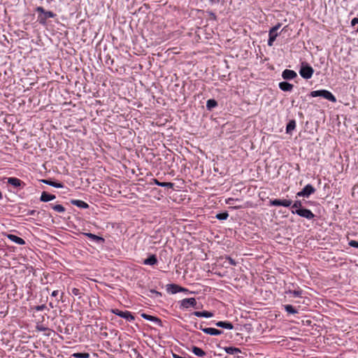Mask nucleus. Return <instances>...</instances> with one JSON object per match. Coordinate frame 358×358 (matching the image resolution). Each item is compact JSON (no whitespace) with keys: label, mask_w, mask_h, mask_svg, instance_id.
<instances>
[{"label":"nucleus","mask_w":358,"mask_h":358,"mask_svg":"<svg viewBox=\"0 0 358 358\" xmlns=\"http://www.w3.org/2000/svg\"><path fill=\"white\" fill-rule=\"evenodd\" d=\"M314 69L308 63L302 62L299 70L300 76L304 79H310L312 78Z\"/></svg>","instance_id":"1"},{"label":"nucleus","mask_w":358,"mask_h":358,"mask_svg":"<svg viewBox=\"0 0 358 358\" xmlns=\"http://www.w3.org/2000/svg\"><path fill=\"white\" fill-rule=\"evenodd\" d=\"M36 11L43 15V16H38V22L41 24H45L48 18H53L56 16L53 12L46 11L43 7L41 6L36 8Z\"/></svg>","instance_id":"2"},{"label":"nucleus","mask_w":358,"mask_h":358,"mask_svg":"<svg viewBox=\"0 0 358 358\" xmlns=\"http://www.w3.org/2000/svg\"><path fill=\"white\" fill-rule=\"evenodd\" d=\"M292 213L296 214L299 216L304 217L308 220H313L315 217L313 213L310 210L306 208L292 210Z\"/></svg>","instance_id":"3"},{"label":"nucleus","mask_w":358,"mask_h":358,"mask_svg":"<svg viewBox=\"0 0 358 358\" xmlns=\"http://www.w3.org/2000/svg\"><path fill=\"white\" fill-rule=\"evenodd\" d=\"M281 24L278 23L276 25L273 27L268 32V45L272 46L273 44V42L275 41L277 36H278V30L280 28Z\"/></svg>","instance_id":"4"},{"label":"nucleus","mask_w":358,"mask_h":358,"mask_svg":"<svg viewBox=\"0 0 358 358\" xmlns=\"http://www.w3.org/2000/svg\"><path fill=\"white\" fill-rule=\"evenodd\" d=\"M315 189L310 185H306L301 191L296 193L297 197H306L308 198L311 194L315 193Z\"/></svg>","instance_id":"5"},{"label":"nucleus","mask_w":358,"mask_h":358,"mask_svg":"<svg viewBox=\"0 0 358 358\" xmlns=\"http://www.w3.org/2000/svg\"><path fill=\"white\" fill-rule=\"evenodd\" d=\"M111 312L113 314H115L122 318H124L129 322L133 321L135 319L134 317L133 316V315L129 311H127V310L122 311L118 309H112Z\"/></svg>","instance_id":"6"},{"label":"nucleus","mask_w":358,"mask_h":358,"mask_svg":"<svg viewBox=\"0 0 358 358\" xmlns=\"http://www.w3.org/2000/svg\"><path fill=\"white\" fill-rule=\"evenodd\" d=\"M7 182L16 189H22L25 183L17 178L10 177L7 178Z\"/></svg>","instance_id":"7"},{"label":"nucleus","mask_w":358,"mask_h":358,"mask_svg":"<svg viewBox=\"0 0 358 358\" xmlns=\"http://www.w3.org/2000/svg\"><path fill=\"white\" fill-rule=\"evenodd\" d=\"M292 201L289 199H273L270 201L271 206L289 207Z\"/></svg>","instance_id":"8"},{"label":"nucleus","mask_w":358,"mask_h":358,"mask_svg":"<svg viewBox=\"0 0 358 358\" xmlns=\"http://www.w3.org/2000/svg\"><path fill=\"white\" fill-rule=\"evenodd\" d=\"M196 301L194 298L184 299L180 301V306L182 308H188L189 307H195Z\"/></svg>","instance_id":"9"},{"label":"nucleus","mask_w":358,"mask_h":358,"mask_svg":"<svg viewBox=\"0 0 358 358\" xmlns=\"http://www.w3.org/2000/svg\"><path fill=\"white\" fill-rule=\"evenodd\" d=\"M296 76V73L293 70L285 69L282 73V77L284 80H292Z\"/></svg>","instance_id":"10"},{"label":"nucleus","mask_w":358,"mask_h":358,"mask_svg":"<svg viewBox=\"0 0 358 358\" xmlns=\"http://www.w3.org/2000/svg\"><path fill=\"white\" fill-rule=\"evenodd\" d=\"M200 329L205 334L211 335V336H218L222 334V331L221 330L212 328V327H205L202 328L201 327Z\"/></svg>","instance_id":"11"},{"label":"nucleus","mask_w":358,"mask_h":358,"mask_svg":"<svg viewBox=\"0 0 358 358\" xmlns=\"http://www.w3.org/2000/svg\"><path fill=\"white\" fill-rule=\"evenodd\" d=\"M6 237L10 240L12 242L16 243V244H18V245H24L25 244V241L23 238L19 237V236H17L14 234H7L6 235Z\"/></svg>","instance_id":"12"},{"label":"nucleus","mask_w":358,"mask_h":358,"mask_svg":"<svg viewBox=\"0 0 358 358\" xmlns=\"http://www.w3.org/2000/svg\"><path fill=\"white\" fill-rule=\"evenodd\" d=\"M278 87L283 92H291L293 90L294 85L289 83L283 81L279 83Z\"/></svg>","instance_id":"13"},{"label":"nucleus","mask_w":358,"mask_h":358,"mask_svg":"<svg viewBox=\"0 0 358 358\" xmlns=\"http://www.w3.org/2000/svg\"><path fill=\"white\" fill-rule=\"evenodd\" d=\"M321 96L331 101V102L336 101V99L335 96L331 92H330L329 91L326 90H322Z\"/></svg>","instance_id":"14"},{"label":"nucleus","mask_w":358,"mask_h":358,"mask_svg":"<svg viewBox=\"0 0 358 358\" xmlns=\"http://www.w3.org/2000/svg\"><path fill=\"white\" fill-rule=\"evenodd\" d=\"M83 234L87 238H89L92 241L95 243H103L104 239L99 236H96L95 234H91V233H83Z\"/></svg>","instance_id":"15"},{"label":"nucleus","mask_w":358,"mask_h":358,"mask_svg":"<svg viewBox=\"0 0 358 358\" xmlns=\"http://www.w3.org/2000/svg\"><path fill=\"white\" fill-rule=\"evenodd\" d=\"M55 198V195L48 194L46 192H43L40 200L43 202H48L54 200Z\"/></svg>","instance_id":"16"},{"label":"nucleus","mask_w":358,"mask_h":358,"mask_svg":"<svg viewBox=\"0 0 358 358\" xmlns=\"http://www.w3.org/2000/svg\"><path fill=\"white\" fill-rule=\"evenodd\" d=\"M193 315L198 317L206 318H210L214 315L213 313L208 311H195L193 313Z\"/></svg>","instance_id":"17"},{"label":"nucleus","mask_w":358,"mask_h":358,"mask_svg":"<svg viewBox=\"0 0 358 358\" xmlns=\"http://www.w3.org/2000/svg\"><path fill=\"white\" fill-rule=\"evenodd\" d=\"M71 203L73 206H76L80 208L86 209V208H89V205L86 202H85L82 200L74 199V200H71Z\"/></svg>","instance_id":"18"},{"label":"nucleus","mask_w":358,"mask_h":358,"mask_svg":"<svg viewBox=\"0 0 358 358\" xmlns=\"http://www.w3.org/2000/svg\"><path fill=\"white\" fill-rule=\"evenodd\" d=\"M215 325L218 327L227 329H233V324L227 321H219L215 323Z\"/></svg>","instance_id":"19"},{"label":"nucleus","mask_w":358,"mask_h":358,"mask_svg":"<svg viewBox=\"0 0 358 358\" xmlns=\"http://www.w3.org/2000/svg\"><path fill=\"white\" fill-rule=\"evenodd\" d=\"M157 263V259L155 255H150L143 261L145 265L153 266Z\"/></svg>","instance_id":"20"},{"label":"nucleus","mask_w":358,"mask_h":358,"mask_svg":"<svg viewBox=\"0 0 358 358\" xmlns=\"http://www.w3.org/2000/svg\"><path fill=\"white\" fill-rule=\"evenodd\" d=\"M42 182L50 186L56 187V188H62L64 187L63 184L61 182H57L55 181H52L49 180H42Z\"/></svg>","instance_id":"21"},{"label":"nucleus","mask_w":358,"mask_h":358,"mask_svg":"<svg viewBox=\"0 0 358 358\" xmlns=\"http://www.w3.org/2000/svg\"><path fill=\"white\" fill-rule=\"evenodd\" d=\"M141 317L148 321L153 322L155 323H159L161 322L159 318L146 313H142Z\"/></svg>","instance_id":"22"},{"label":"nucleus","mask_w":358,"mask_h":358,"mask_svg":"<svg viewBox=\"0 0 358 358\" xmlns=\"http://www.w3.org/2000/svg\"><path fill=\"white\" fill-rule=\"evenodd\" d=\"M152 182L157 186L163 187H169V188H173V183L172 182H159L157 179H153Z\"/></svg>","instance_id":"23"},{"label":"nucleus","mask_w":358,"mask_h":358,"mask_svg":"<svg viewBox=\"0 0 358 358\" xmlns=\"http://www.w3.org/2000/svg\"><path fill=\"white\" fill-rule=\"evenodd\" d=\"M223 349L227 354L229 355H235L241 352V350L235 347H224Z\"/></svg>","instance_id":"24"},{"label":"nucleus","mask_w":358,"mask_h":358,"mask_svg":"<svg viewBox=\"0 0 358 358\" xmlns=\"http://www.w3.org/2000/svg\"><path fill=\"white\" fill-rule=\"evenodd\" d=\"M285 292L286 294L293 295V296L294 297H301L303 291L300 288H298L297 289L295 290H291L289 289Z\"/></svg>","instance_id":"25"},{"label":"nucleus","mask_w":358,"mask_h":358,"mask_svg":"<svg viewBox=\"0 0 358 358\" xmlns=\"http://www.w3.org/2000/svg\"><path fill=\"white\" fill-rule=\"evenodd\" d=\"M192 352L196 356L202 357L206 355V352L200 348L194 346L192 349Z\"/></svg>","instance_id":"26"},{"label":"nucleus","mask_w":358,"mask_h":358,"mask_svg":"<svg viewBox=\"0 0 358 358\" xmlns=\"http://www.w3.org/2000/svg\"><path fill=\"white\" fill-rule=\"evenodd\" d=\"M217 105V101L215 99H208L206 102V108L208 110H211L216 107Z\"/></svg>","instance_id":"27"},{"label":"nucleus","mask_w":358,"mask_h":358,"mask_svg":"<svg viewBox=\"0 0 358 358\" xmlns=\"http://www.w3.org/2000/svg\"><path fill=\"white\" fill-rule=\"evenodd\" d=\"M51 208L57 213H64L65 211V208L62 205L57 204V205H52L50 204Z\"/></svg>","instance_id":"28"},{"label":"nucleus","mask_w":358,"mask_h":358,"mask_svg":"<svg viewBox=\"0 0 358 358\" xmlns=\"http://www.w3.org/2000/svg\"><path fill=\"white\" fill-rule=\"evenodd\" d=\"M284 308L289 314H296L298 313L297 310L295 309L292 305H285Z\"/></svg>","instance_id":"29"},{"label":"nucleus","mask_w":358,"mask_h":358,"mask_svg":"<svg viewBox=\"0 0 358 358\" xmlns=\"http://www.w3.org/2000/svg\"><path fill=\"white\" fill-rule=\"evenodd\" d=\"M292 210L302 209V203L300 200H296L292 205L290 206Z\"/></svg>","instance_id":"30"},{"label":"nucleus","mask_w":358,"mask_h":358,"mask_svg":"<svg viewBox=\"0 0 358 358\" xmlns=\"http://www.w3.org/2000/svg\"><path fill=\"white\" fill-rule=\"evenodd\" d=\"M295 126H296L295 122H294V121H293V120H292V121H290V122L287 124V127H286V131H287V133H289V132H291L292 130H294V128H295Z\"/></svg>","instance_id":"31"},{"label":"nucleus","mask_w":358,"mask_h":358,"mask_svg":"<svg viewBox=\"0 0 358 358\" xmlns=\"http://www.w3.org/2000/svg\"><path fill=\"white\" fill-rule=\"evenodd\" d=\"M229 214L227 212L218 213L215 216V217L220 220H227Z\"/></svg>","instance_id":"32"},{"label":"nucleus","mask_w":358,"mask_h":358,"mask_svg":"<svg viewBox=\"0 0 358 358\" xmlns=\"http://www.w3.org/2000/svg\"><path fill=\"white\" fill-rule=\"evenodd\" d=\"M73 357H76V358H89L90 354L89 353L77 352V353H74L73 355Z\"/></svg>","instance_id":"33"},{"label":"nucleus","mask_w":358,"mask_h":358,"mask_svg":"<svg viewBox=\"0 0 358 358\" xmlns=\"http://www.w3.org/2000/svg\"><path fill=\"white\" fill-rule=\"evenodd\" d=\"M321 94H322V90H315V91H312L310 93V96L311 97H317V96H321Z\"/></svg>","instance_id":"34"},{"label":"nucleus","mask_w":358,"mask_h":358,"mask_svg":"<svg viewBox=\"0 0 358 358\" xmlns=\"http://www.w3.org/2000/svg\"><path fill=\"white\" fill-rule=\"evenodd\" d=\"M46 308V306L43 304L40 306H36L34 308V309L36 311H42Z\"/></svg>","instance_id":"35"},{"label":"nucleus","mask_w":358,"mask_h":358,"mask_svg":"<svg viewBox=\"0 0 358 358\" xmlns=\"http://www.w3.org/2000/svg\"><path fill=\"white\" fill-rule=\"evenodd\" d=\"M226 260L229 262V264L230 265H232V266H235L236 265V262H235L234 259H233L231 257H226Z\"/></svg>","instance_id":"36"},{"label":"nucleus","mask_w":358,"mask_h":358,"mask_svg":"<svg viewBox=\"0 0 358 358\" xmlns=\"http://www.w3.org/2000/svg\"><path fill=\"white\" fill-rule=\"evenodd\" d=\"M349 245H350L351 247H353V248H358V241H355V240H351L349 242Z\"/></svg>","instance_id":"37"},{"label":"nucleus","mask_w":358,"mask_h":358,"mask_svg":"<svg viewBox=\"0 0 358 358\" xmlns=\"http://www.w3.org/2000/svg\"><path fill=\"white\" fill-rule=\"evenodd\" d=\"M71 293L73 295H75V296H80V289H78V288H75V287L72 289Z\"/></svg>","instance_id":"38"},{"label":"nucleus","mask_w":358,"mask_h":358,"mask_svg":"<svg viewBox=\"0 0 358 358\" xmlns=\"http://www.w3.org/2000/svg\"><path fill=\"white\" fill-rule=\"evenodd\" d=\"M36 329H37V330H38V331H45V330H47V329H48L45 327H44V326H43V325H42V324H37V326H36Z\"/></svg>","instance_id":"39"},{"label":"nucleus","mask_w":358,"mask_h":358,"mask_svg":"<svg viewBox=\"0 0 358 358\" xmlns=\"http://www.w3.org/2000/svg\"><path fill=\"white\" fill-rule=\"evenodd\" d=\"M357 24H358V18L354 17L351 21V24H352V26H355Z\"/></svg>","instance_id":"40"},{"label":"nucleus","mask_w":358,"mask_h":358,"mask_svg":"<svg viewBox=\"0 0 358 358\" xmlns=\"http://www.w3.org/2000/svg\"><path fill=\"white\" fill-rule=\"evenodd\" d=\"M36 213V211L35 210H29L27 215H35V214Z\"/></svg>","instance_id":"41"},{"label":"nucleus","mask_w":358,"mask_h":358,"mask_svg":"<svg viewBox=\"0 0 358 358\" xmlns=\"http://www.w3.org/2000/svg\"><path fill=\"white\" fill-rule=\"evenodd\" d=\"M58 294H59V290H54L52 292L51 295H52V296L55 297V296H57L58 295Z\"/></svg>","instance_id":"42"},{"label":"nucleus","mask_w":358,"mask_h":358,"mask_svg":"<svg viewBox=\"0 0 358 358\" xmlns=\"http://www.w3.org/2000/svg\"><path fill=\"white\" fill-rule=\"evenodd\" d=\"M234 201V199H232V198H229L227 200V203L228 204H231V201Z\"/></svg>","instance_id":"43"},{"label":"nucleus","mask_w":358,"mask_h":358,"mask_svg":"<svg viewBox=\"0 0 358 358\" xmlns=\"http://www.w3.org/2000/svg\"><path fill=\"white\" fill-rule=\"evenodd\" d=\"M172 287L175 289L172 292L173 293H176L178 292L177 289H178V286L177 285H172Z\"/></svg>","instance_id":"44"},{"label":"nucleus","mask_w":358,"mask_h":358,"mask_svg":"<svg viewBox=\"0 0 358 358\" xmlns=\"http://www.w3.org/2000/svg\"><path fill=\"white\" fill-rule=\"evenodd\" d=\"M211 3H217L220 0H209Z\"/></svg>","instance_id":"45"},{"label":"nucleus","mask_w":358,"mask_h":358,"mask_svg":"<svg viewBox=\"0 0 358 358\" xmlns=\"http://www.w3.org/2000/svg\"><path fill=\"white\" fill-rule=\"evenodd\" d=\"M173 358H185V357L179 356L178 355H173Z\"/></svg>","instance_id":"46"},{"label":"nucleus","mask_w":358,"mask_h":358,"mask_svg":"<svg viewBox=\"0 0 358 358\" xmlns=\"http://www.w3.org/2000/svg\"><path fill=\"white\" fill-rule=\"evenodd\" d=\"M3 198V195H2V193L0 192V199H1Z\"/></svg>","instance_id":"47"},{"label":"nucleus","mask_w":358,"mask_h":358,"mask_svg":"<svg viewBox=\"0 0 358 358\" xmlns=\"http://www.w3.org/2000/svg\"><path fill=\"white\" fill-rule=\"evenodd\" d=\"M357 31H358V27H357Z\"/></svg>","instance_id":"48"}]
</instances>
